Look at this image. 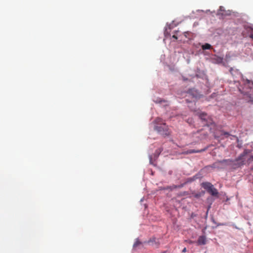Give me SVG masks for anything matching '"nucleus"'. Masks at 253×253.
<instances>
[{"label":"nucleus","mask_w":253,"mask_h":253,"mask_svg":"<svg viewBox=\"0 0 253 253\" xmlns=\"http://www.w3.org/2000/svg\"><path fill=\"white\" fill-rule=\"evenodd\" d=\"M250 38L253 40V33L250 35Z\"/></svg>","instance_id":"15"},{"label":"nucleus","mask_w":253,"mask_h":253,"mask_svg":"<svg viewBox=\"0 0 253 253\" xmlns=\"http://www.w3.org/2000/svg\"><path fill=\"white\" fill-rule=\"evenodd\" d=\"M222 134L225 135L226 137L230 135L229 133L227 132H223Z\"/></svg>","instance_id":"11"},{"label":"nucleus","mask_w":253,"mask_h":253,"mask_svg":"<svg viewBox=\"0 0 253 253\" xmlns=\"http://www.w3.org/2000/svg\"><path fill=\"white\" fill-rule=\"evenodd\" d=\"M252 169H253V167L252 168Z\"/></svg>","instance_id":"21"},{"label":"nucleus","mask_w":253,"mask_h":253,"mask_svg":"<svg viewBox=\"0 0 253 253\" xmlns=\"http://www.w3.org/2000/svg\"><path fill=\"white\" fill-rule=\"evenodd\" d=\"M197 115H198L200 119L203 121L205 125L209 126L210 125L212 124V120L208 116L206 113L204 112H197Z\"/></svg>","instance_id":"3"},{"label":"nucleus","mask_w":253,"mask_h":253,"mask_svg":"<svg viewBox=\"0 0 253 253\" xmlns=\"http://www.w3.org/2000/svg\"><path fill=\"white\" fill-rule=\"evenodd\" d=\"M246 155L247 153L244 152L234 161L230 159L223 160L218 162L215 163L214 165H216L218 164H221L224 166L233 165L235 166V168H239L245 164L244 157Z\"/></svg>","instance_id":"1"},{"label":"nucleus","mask_w":253,"mask_h":253,"mask_svg":"<svg viewBox=\"0 0 253 253\" xmlns=\"http://www.w3.org/2000/svg\"><path fill=\"white\" fill-rule=\"evenodd\" d=\"M155 129L163 135H169V131L166 124L163 123L160 126H157L155 127Z\"/></svg>","instance_id":"4"},{"label":"nucleus","mask_w":253,"mask_h":253,"mask_svg":"<svg viewBox=\"0 0 253 253\" xmlns=\"http://www.w3.org/2000/svg\"><path fill=\"white\" fill-rule=\"evenodd\" d=\"M201 186L205 189L207 190L208 192L213 196H218V192L217 190L215 188L213 185L210 182H205L201 184Z\"/></svg>","instance_id":"2"},{"label":"nucleus","mask_w":253,"mask_h":253,"mask_svg":"<svg viewBox=\"0 0 253 253\" xmlns=\"http://www.w3.org/2000/svg\"><path fill=\"white\" fill-rule=\"evenodd\" d=\"M197 243L200 245H204L206 244V238L205 236H201L199 237Z\"/></svg>","instance_id":"5"},{"label":"nucleus","mask_w":253,"mask_h":253,"mask_svg":"<svg viewBox=\"0 0 253 253\" xmlns=\"http://www.w3.org/2000/svg\"><path fill=\"white\" fill-rule=\"evenodd\" d=\"M251 159H253V156H252V157H251Z\"/></svg>","instance_id":"18"},{"label":"nucleus","mask_w":253,"mask_h":253,"mask_svg":"<svg viewBox=\"0 0 253 253\" xmlns=\"http://www.w3.org/2000/svg\"><path fill=\"white\" fill-rule=\"evenodd\" d=\"M155 122L157 124H160L161 125V123L162 122V120L160 118H157L155 120Z\"/></svg>","instance_id":"9"},{"label":"nucleus","mask_w":253,"mask_h":253,"mask_svg":"<svg viewBox=\"0 0 253 253\" xmlns=\"http://www.w3.org/2000/svg\"><path fill=\"white\" fill-rule=\"evenodd\" d=\"M172 38L175 39V40H177V37L176 35H174L172 36Z\"/></svg>","instance_id":"14"},{"label":"nucleus","mask_w":253,"mask_h":253,"mask_svg":"<svg viewBox=\"0 0 253 253\" xmlns=\"http://www.w3.org/2000/svg\"><path fill=\"white\" fill-rule=\"evenodd\" d=\"M141 244V242L140 241H139L138 240H137L134 244L133 245V247H136L137 246H138L139 245H140Z\"/></svg>","instance_id":"10"},{"label":"nucleus","mask_w":253,"mask_h":253,"mask_svg":"<svg viewBox=\"0 0 253 253\" xmlns=\"http://www.w3.org/2000/svg\"><path fill=\"white\" fill-rule=\"evenodd\" d=\"M250 82H251V81L250 80H247V83H250Z\"/></svg>","instance_id":"17"},{"label":"nucleus","mask_w":253,"mask_h":253,"mask_svg":"<svg viewBox=\"0 0 253 253\" xmlns=\"http://www.w3.org/2000/svg\"><path fill=\"white\" fill-rule=\"evenodd\" d=\"M162 150L161 149H159V150H157V152L158 151V155H159V154L162 152Z\"/></svg>","instance_id":"12"},{"label":"nucleus","mask_w":253,"mask_h":253,"mask_svg":"<svg viewBox=\"0 0 253 253\" xmlns=\"http://www.w3.org/2000/svg\"><path fill=\"white\" fill-rule=\"evenodd\" d=\"M252 84H253V82H252Z\"/></svg>","instance_id":"20"},{"label":"nucleus","mask_w":253,"mask_h":253,"mask_svg":"<svg viewBox=\"0 0 253 253\" xmlns=\"http://www.w3.org/2000/svg\"><path fill=\"white\" fill-rule=\"evenodd\" d=\"M177 186H174V188H176Z\"/></svg>","instance_id":"19"},{"label":"nucleus","mask_w":253,"mask_h":253,"mask_svg":"<svg viewBox=\"0 0 253 253\" xmlns=\"http://www.w3.org/2000/svg\"><path fill=\"white\" fill-rule=\"evenodd\" d=\"M211 47V46L209 43H205L202 46V48L203 50L210 49Z\"/></svg>","instance_id":"8"},{"label":"nucleus","mask_w":253,"mask_h":253,"mask_svg":"<svg viewBox=\"0 0 253 253\" xmlns=\"http://www.w3.org/2000/svg\"><path fill=\"white\" fill-rule=\"evenodd\" d=\"M186 251H187V249H186V248H184L182 250V253H185V252H186Z\"/></svg>","instance_id":"13"},{"label":"nucleus","mask_w":253,"mask_h":253,"mask_svg":"<svg viewBox=\"0 0 253 253\" xmlns=\"http://www.w3.org/2000/svg\"><path fill=\"white\" fill-rule=\"evenodd\" d=\"M188 195V193L187 192H184L183 195Z\"/></svg>","instance_id":"16"},{"label":"nucleus","mask_w":253,"mask_h":253,"mask_svg":"<svg viewBox=\"0 0 253 253\" xmlns=\"http://www.w3.org/2000/svg\"><path fill=\"white\" fill-rule=\"evenodd\" d=\"M206 150H207V148H205L201 149V150H195L194 149H190V150H187L185 152V153L186 154H192V153H201V152L206 151Z\"/></svg>","instance_id":"6"},{"label":"nucleus","mask_w":253,"mask_h":253,"mask_svg":"<svg viewBox=\"0 0 253 253\" xmlns=\"http://www.w3.org/2000/svg\"><path fill=\"white\" fill-rule=\"evenodd\" d=\"M204 194H205L204 191H202V192H199L198 193H192L193 196L196 198H199L202 197V196H203L204 195Z\"/></svg>","instance_id":"7"}]
</instances>
